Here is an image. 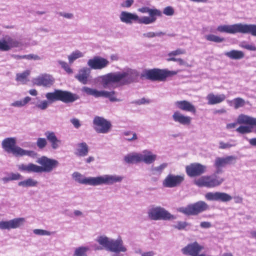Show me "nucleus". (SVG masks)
Listing matches in <instances>:
<instances>
[{
	"label": "nucleus",
	"mask_w": 256,
	"mask_h": 256,
	"mask_svg": "<svg viewBox=\"0 0 256 256\" xmlns=\"http://www.w3.org/2000/svg\"><path fill=\"white\" fill-rule=\"evenodd\" d=\"M138 72L132 68L124 69L122 72H110L98 78L104 88L114 87L115 84L126 85L135 82L138 76Z\"/></svg>",
	"instance_id": "f257e3e1"
},
{
	"label": "nucleus",
	"mask_w": 256,
	"mask_h": 256,
	"mask_svg": "<svg viewBox=\"0 0 256 256\" xmlns=\"http://www.w3.org/2000/svg\"><path fill=\"white\" fill-rule=\"evenodd\" d=\"M72 178L77 182L86 185L98 186L112 185L121 182L124 178L122 176L118 174H104L96 177H86L78 172H74Z\"/></svg>",
	"instance_id": "f03ea898"
},
{
	"label": "nucleus",
	"mask_w": 256,
	"mask_h": 256,
	"mask_svg": "<svg viewBox=\"0 0 256 256\" xmlns=\"http://www.w3.org/2000/svg\"><path fill=\"white\" fill-rule=\"evenodd\" d=\"M36 162L40 166L32 163H29L27 164H22L18 166V170L21 172L28 173L50 172L59 164L57 160L48 158L46 156H42L38 158Z\"/></svg>",
	"instance_id": "7ed1b4c3"
},
{
	"label": "nucleus",
	"mask_w": 256,
	"mask_h": 256,
	"mask_svg": "<svg viewBox=\"0 0 256 256\" xmlns=\"http://www.w3.org/2000/svg\"><path fill=\"white\" fill-rule=\"evenodd\" d=\"M46 100H42L38 102L36 104V106L40 110H46L49 104L55 101L60 100L65 103L72 102L78 98L76 94H74L68 91L56 90L54 92H48L46 94Z\"/></svg>",
	"instance_id": "20e7f679"
},
{
	"label": "nucleus",
	"mask_w": 256,
	"mask_h": 256,
	"mask_svg": "<svg viewBox=\"0 0 256 256\" xmlns=\"http://www.w3.org/2000/svg\"><path fill=\"white\" fill-rule=\"evenodd\" d=\"M96 241L106 250L114 252L112 256H124L121 252H126L127 248L121 238H111L106 236H98Z\"/></svg>",
	"instance_id": "39448f33"
},
{
	"label": "nucleus",
	"mask_w": 256,
	"mask_h": 256,
	"mask_svg": "<svg viewBox=\"0 0 256 256\" xmlns=\"http://www.w3.org/2000/svg\"><path fill=\"white\" fill-rule=\"evenodd\" d=\"M2 146L5 152L12 153L16 156H28L34 158L37 155L33 150H26L16 146V138L14 137L7 138L3 140Z\"/></svg>",
	"instance_id": "423d86ee"
},
{
	"label": "nucleus",
	"mask_w": 256,
	"mask_h": 256,
	"mask_svg": "<svg viewBox=\"0 0 256 256\" xmlns=\"http://www.w3.org/2000/svg\"><path fill=\"white\" fill-rule=\"evenodd\" d=\"M216 30L220 32L231 34L238 32L250 34L252 36H256V24L238 23L232 25H220L218 26Z\"/></svg>",
	"instance_id": "0eeeda50"
},
{
	"label": "nucleus",
	"mask_w": 256,
	"mask_h": 256,
	"mask_svg": "<svg viewBox=\"0 0 256 256\" xmlns=\"http://www.w3.org/2000/svg\"><path fill=\"white\" fill-rule=\"evenodd\" d=\"M148 218L152 220H170L176 218V216L172 214L164 208L160 206H151L147 212Z\"/></svg>",
	"instance_id": "6e6552de"
},
{
	"label": "nucleus",
	"mask_w": 256,
	"mask_h": 256,
	"mask_svg": "<svg viewBox=\"0 0 256 256\" xmlns=\"http://www.w3.org/2000/svg\"><path fill=\"white\" fill-rule=\"evenodd\" d=\"M216 172L210 176H204L195 180L194 184L198 187L214 188L220 185L224 179L216 175Z\"/></svg>",
	"instance_id": "1a4fd4ad"
},
{
	"label": "nucleus",
	"mask_w": 256,
	"mask_h": 256,
	"mask_svg": "<svg viewBox=\"0 0 256 256\" xmlns=\"http://www.w3.org/2000/svg\"><path fill=\"white\" fill-rule=\"evenodd\" d=\"M240 124H246L248 126H241L236 128V130L242 134L254 132L256 134V118L241 114L237 120Z\"/></svg>",
	"instance_id": "9d476101"
},
{
	"label": "nucleus",
	"mask_w": 256,
	"mask_h": 256,
	"mask_svg": "<svg viewBox=\"0 0 256 256\" xmlns=\"http://www.w3.org/2000/svg\"><path fill=\"white\" fill-rule=\"evenodd\" d=\"M176 71H170L166 69L154 68L147 70L144 72V76L152 80L164 81L166 78L176 74Z\"/></svg>",
	"instance_id": "9b49d317"
},
{
	"label": "nucleus",
	"mask_w": 256,
	"mask_h": 256,
	"mask_svg": "<svg viewBox=\"0 0 256 256\" xmlns=\"http://www.w3.org/2000/svg\"><path fill=\"white\" fill-rule=\"evenodd\" d=\"M81 91L88 96H92L96 98H108L110 102H119L120 100L116 98V92L114 90L106 91L104 90H98L96 88H90L88 86H84Z\"/></svg>",
	"instance_id": "f8f14e48"
},
{
	"label": "nucleus",
	"mask_w": 256,
	"mask_h": 256,
	"mask_svg": "<svg viewBox=\"0 0 256 256\" xmlns=\"http://www.w3.org/2000/svg\"><path fill=\"white\" fill-rule=\"evenodd\" d=\"M209 208L208 205L204 201H199L186 207H182L178 211L186 215H196L204 212Z\"/></svg>",
	"instance_id": "ddd939ff"
},
{
	"label": "nucleus",
	"mask_w": 256,
	"mask_h": 256,
	"mask_svg": "<svg viewBox=\"0 0 256 256\" xmlns=\"http://www.w3.org/2000/svg\"><path fill=\"white\" fill-rule=\"evenodd\" d=\"M93 128L96 132L100 134H107L111 128L110 122L104 118L96 116L93 120Z\"/></svg>",
	"instance_id": "4468645a"
},
{
	"label": "nucleus",
	"mask_w": 256,
	"mask_h": 256,
	"mask_svg": "<svg viewBox=\"0 0 256 256\" xmlns=\"http://www.w3.org/2000/svg\"><path fill=\"white\" fill-rule=\"evenodd\" d=\"M184 180V175H176L169 174L162 181V186L164 188H173L180 186Z\"/></svg>",
	"instance_id": "2eb2a0df"
},
{
	"label": "nucleus",
	"mask_w": 256,
	"mask_h": 256,
	"mask_svg": "<svg viewBox=\"0 0 256 256\" xmlns=\"http://www.w3.org/2000/svg\"><path fill=\"white\" fill-rule=\"evenodd\" d=\"M26 222L24 218H14L9 220L0 221V230L16 229L22 226Z\"/></svg>",
	"instance_id": "dca6fc26"
},
{
	"label": "nucleus",
	"mask_w": 256,
	"mask_h": 256,
	"mask_svg": "<svg viewBox=\"0 0 256 256\" xmlns=\"http://www.w3.org/2000/svg\"><path fill=\"white\" fill-rule=\"evenodd\" d=\"M206 171V166L200 163H192L186 167V173L190 177L200 176Z\"/></svg>",
	"instance_id": "f3484780"
},
{
	"label": "nucleus",
	"mask_w": 256,
	"mask_h": 256,
	"mask_svg": "<svg viewBox=\"0 0 256 256\" xmlns=\"http://www.w3.org/2000/svg\"><path fill=\"white\" fill-rule=\"evenodd\" d=\"M237 158L234 156H228L226 157H216L214 160V166L217 168L216 174L222 172L220 168L226 165L234 164L236 162Z\"/></svg>",
	"instance_id": "a211bd4d"
},
{
	"label": "nucleus",
	"mask_w": 256,
	"mask_h": 256,
	"mask_svg": "<svg viewBox=\"0 0 256 256\" xmlns=\"http://www.w3.org/2000/svg\"><path fill=\"white\" fill-rule=\"evenodd\" d=\"M55 81L54 78L49 74H42L32 80L34 84L50 88L53 85Z\"/></svg>",
	"instance_id": "6ab92c4d"
},
{
	"label": "nucleus",
	"mask_w": 256,
	"mask_h": 256,
	"mask_svg": "<svg viewBox=\"0 0 256 256\" xmlns=\"http://www.w3.org/2000/svg\"><path fill=\"white\" fill-rule=\"evenodd\" d=\"M204 248L197 242L190 243L181 249V252L185 256H195L200 254Z\"/></svg>",
	"instance_id": "aec40b11"
},
{
	"label": "nucleus",
	"mask_w": 256,
	"mask_h": 256,
	"mask_svg": "<svg viewBox=\"0 0 256 256\" xmlns=\"http://www.w3.org/2000/svg\"><path fill=\"white\" fill-rule=\"evenodd\" d=\"M109 64L108 60L98 56L88 60L87 62L88 66L92 70H102L107 67Z\"/></svg>",
	"instance_id": "412c9836"
},
{
	"label": "nucleus",
	"mask_w": 256,
	"mask_h": 256,
	"mask_svg": "<svg viewBox=\"0 0 256 256\" xmlns=\"http://www.w3.org/2000/svg\"><path fill=\"white\" fill-rule=\"evenodd\" d=\"M172 118L174 122L182 126H187L191 124L192 118L182 114L178 110L174 111L172 116Z\"/></svg>",
	"instance_id": "4be33fe9"
},
{
	"label": "nucleus",
	"mask_w": 256,
	"mask_h": 256,
	"mask_svg": "<svg viewBox=\"0 0 256 256\" xmlns=\"http://www.w3.org/2000/svg\"><path fill=\"white\" fill-rule=\"evenodd\" d=\"M174 106L182 110L196 114V110L195 106L190 102L186 100H178L174 102Z\"/></svg>",
	"instance_id": "5701e85b"
},
{
	"label": "nucleus",
	"mask_w": 256,
	"mask_h": 256,
	"mask_svg": "<svg viewBox=\"0 0 256 256\" xmlns=\"http://www.w3.org/2000/svg\"><path fill=\"white\" fill-rule=\"evenodd\" d=\"M120 20L127 24H132L133 22H137L138 15L134 13L122 11L120 14Z\"/></svg>",
	"instance_id": "b1692460"
},
{
	"label": "nucleus",
	"mask_w": 256,
	"mask_h": 256,
	"mask_svg": "<svg viewBox=\"0 0 256 256\" xmlns=\"http://www.w3.org/2000/svg\"><path fill=\"white\" fill-rule=\"evenodd\" d=\"M140 154V162L146 164H153L157 158V156L148 150H144Z\"/></svg>",
	"instance_id": "393cba45"
},
{
	"label": "nucleus",
	"mask_w": 256,
	"mask_h": 256,
	"mask_svg": "<svg viewBox=\"0 0 256 256\" xmlns=\"http://www.w3.org/2000/svg\"><path fill=\"white\" fill-rule=\"evenodd\" d=\"M90 73V68L86 67H83L78 70V74L74 76V78L79 82L86 84L88 82Z\"/></svg>",
	"instance_id": "a878e982"
},
{
	"label": "nucleus",
	"mask_w": 256,
	"mask_h": 256,
	"mask_svg": "<svg viewBox=\"0 0 256 256\" xmlns=\"http://www.w3.org/2000/svg\"><path fill=\"white\" fill-rule=\"evenodd\" d=\"M45 136L50 143L52 149L56 150L62 144V141L58 139L54 132L47 131L45 132Z\"/></svg>",
	"instance_id": "bb28decb"
},
{
	"label": "nucleus",
	"mask_w": 256,
	"mask_h": 256,
	"mask_svg": "<svg viewBox=\"0 0 256 256\" xmlns=\"http://www.w3.org/2000/svg\"><path fill=\"white\" fill-rule=\"evenodd\" d=\"M226 98L224 94H214L213 93H210L206 97L208 100V104L210 105H214L220 104L224 102Z\"/></svg>",
	"instance_id": "cd10ccee"
},
{
	"label": "nucleus",
	"mask_w": 256,
	"mask_h": 256,
	"mask_svg": "<svg viewBox=\"0 0 256 256\" xmlns=\"http://www.w3.org/2000/svg\"><path fill=\"white\" fill-rule=\"evenodd\" d=\"M168 166V164L166 162L162 163L158 166H152L148 168L150 176H160Z\"/></svg>",
	"instance_id": "c85d7f7f"
},
{
	"label": "nucleus",
	"mask_w": 256,
	"mask_h": 256,
	"mask_svg": "<svg viewBox=\"0 0 256 256\" xmlns=\"http://www.w3.org/2000/svg\"><path fill=\"white\" fill-rule=\"evenodd\" d=\"M89 151L88 146L85 142L77 144L74 154L78 156H85L88 155Z\"/></svg>",
	"instance_id": "c756f323"
},
{
	"label": "nucleus",
	"mask_w": 256,
	"mask_h": 256,
	"mask_svg": "<svg viewBox=\"0 0 256 256\" xmlns=\"http://www.w3.org/2000/svg\"><path fill=\"white\" fill-rule=\"evenodd\" d=\"M124 160L127 164L141 162L140 153L132 152L124 156Z\"/></svg>",
	"instance_id": "7c9ffc66"
},
{
	"label": "nucleus",
	"mask_w": 256,
	"mask_h": 256,
	"mask_svg": "<svg viewBox=\"0 0 256 256\" xmlns=\"http://www.w3.org/2000/svg\"><path fill=\"white\" fill-rule=\"evenodd\" d=\"M138 11L142 14H148L150 16L158 15V16H162V12L156 8L152 9L148 6H143L138 9Z\"/></svg>",
	"instance_id": "2f4dec72"
},
{
	"label": "nucleus",
	"mask_w": 256,
	"mask_h": 256,
	"mask_svg": "<svg viewBox=\"0 0 256 256\" xmlns=\"http://www.w3.org/2000/svg\"><path fill=\"white\" fill-rule=\"evenodd\" d=\"M224 55L232 60H240L244 56L242 51L234 50L224 52Z\"/></svg>",
	"instance_id": "473e14b6"
},
{
	"label": "nucleus",
	"mask_w": 256,
	"mask_h": 256,
	"mask_svg": "<svg viewBox=\"0 0 256 256\" xmlns=\"http://www.w3.org/2000/svg\"><path fill=\"white\" fill-rule=\"evenodd\" d=\"M158 15H152V16H143L139 17L137 19V22L140 24H149L154 22L156 20Z\"/></svg>",
	"instance_id": "72a5a7b5"
},
{
	"label": "nucleus",
	"mask_w": 256,
	"mask_h": 256,
	"mask_svg": "<svg viewBox=\"0 0 256 256\" xmlns=\"http://www.w3.org/2000/svg\"><path fill=\"white\" fill-rule=\"evenodd\" d=\"M22 178V176L19 173L10 172L6 176L2 178L4 184H6L10 181L17 180Z\"/></svg>",
	"instance_id": "f704fd0d"
},
{
	"label": "nucleus",
	"mask_w": 256,
	"mask_h": 256,
	"mask_svg": "<svg viewBox=\"0 0 256 256\" xmlns=\"http://www.w3.org/2000/svg\"><path fill=\"white\" fill-rule=\"evenodd\" d=\"M230 106H233L235 109L242 107L245 104V100L240 98H235L232 100H227Z\"/></svg>",
	"instance_id": "c9c22d12"
},
{
	"label": "nucleus",
	"mask_w": 256,
	"mask_h": 256,
	"mask_svg": "<svg viewBox=\"0 0 256 256\" xmlns=\"http://www.w3.org/2000/svg\"><path fill=\"white\" fill-rule=\"evenodd\" d=\"M90 250L88 246H80L74 248L72 256H88V252Z\"/></svg>",
	"instance_id": "e433bc0d"
},
{
	"label": "nucleus",
	"mask_w": 256,
	"mask_h": 256,
	"mask_svg": "<svg viewBox=\"0 0 256 256\" xmlns=\"http://www.w3.org/2000/svg\"><path fill=\"white\" fill-rule=\"evenodd\" d=\"M84 56V53L78 50H76L68 56V64H72L76 60L82 58Z\"/></svg>",
	"instance_id": "4c0bfd02"
},
{
	"label": "nucleus",
	"mask_w": 256,
	"mask_h": 256,
	"mask_svg": "<svg viewBox=\"0 0 256 256\" xmlns=\"http://www.w3.org/2000/svg\"><path fill=\"white\" fill-rule=\"evenodd\" d=\"M30 73V70H26L22 73L17 74L16 75V80L20 82L22 84H26L28 81V76Z\"/></svg>",
	"instance_id": "58836bf2"
},
{
	"label": "nucleus",
	"mask_w": 256,
	"mask_h": 256,
	"mask_svg": "<svg viewBox=\"0 0 256 256\" xmlns=\"http://www.w3.org/2000/svg\"><path fill=\"white\" fill-rule=\"evenodd\" d=\"M38 184V182L32 178H28L18 182V186L24 188L36 186Z\"/></svg>",
	"instance_id": "ea45409f"
},
{
	"label": "nucleus",
	"mask_w": 256,
	"mask_h": 256,
	"mask_svg": "<svg viewBox=\"0 0 256 256\" xmlns=\"http://www.w3.org/2000/svg\"><path fill=\"white\" fill-rule=\"evenodd\" d=\"M236 145V140H230L227 142L220 141L219 142L218 148L221 150L228 149L232 147L235 146Z\"/></svg>",
	"instance_id": "a19ab883"
},
{
	"label": "nucleus",
	"mask_w": 256,
	"mask_h": 256,
	"mask_svg": "<svg viewBox=\"0 0 256 256\" xmlns=\"http://www.w3.org/2000/svg\"><path fill=\"white\" fill-rule=\"evenodd\" d=\"M232 199V197L228 194L223 192H217V201L222 202H228Z\"/></svg>",
	"instance_id": "79ce46f5"
},
{
	"label": "nucleus",
	"mask_w": 256,
	"mask_h": 256,
	"mask_svg": "<svg viewBox=\"0 0 256 256\" xmlns=\"http://www.w3.org/2000/svg\"><path fill=\"white\" fill-rule=\"evenodd\" d=\"M31 98L26 96L22 100H16L10 104L11 106L20 108L24 106L31 100Z\"/></svg>",
	"instance_id": "37998d69"
},
{
	"label": "nucleus",
	"mask_w": 256,
	"mask_h": 256,
	"mask_svg": "<svg viewBox=\"0 0 256 256\" xmlns=\"http://www.w3.org/2000/svg\"><path fill=\"white\" fill-rule=\"evenodd\" d=\"M6 41L8 44V46L10 47V50L12 48H18L22 46L20 42L9 36L6 38Z\"/></svg>",
	"instance_id": "c03bdc74"
},
{
	"label": "nucleus",
	"mask_w": 256,
	"mask_h": 256,
	"mask_svg": "<svg viewBox=\"0 0 256 256\" xmlns=\"http://www.w3.org/2000/svg\"><path fill=\"white\" fill-rule=\"evenodd\" d=\"M123 134L126 136L125 139L128 142H132L138 139L136 134L135 132L132 131L124 132Z\"/></svg>",
	"instance_id": "a18cd8bd"
},
{
	"label": "nucleus",
	"mask_w": 256,
	"mask_h": 256,
	"mask_svg": "<svg viewBox=\"0 0 256 256\" xmlns=\"http://www.w3.org/2000/svg\"><path fill=\"white\" fill-rule=\"evenodd\" d=\"M58 62L61 66L62 68H63L68 74H72L73 73L72 70L66 62L62 60H58Z\"/></svg>",
	"instance_id": "49530a36"
},
{
	"label": "nucleus",
	"mask_w": 256,
	"mask_h": 256,
	"mask_svg": "<svg viewBox=\"0 0 256 256\" xmlns=\"http://www.w3.org/2000/svg\"><path fill=\"white\" fill-rule=\"evenodd\" d=\"M189 226L190 224L186 222L178 221L172 225V227L178 230H185Z\"/></svg>",
	"instance_id": "de8ad7c7"
},
{
	"label": "nucleus",
	"mask_w": 256,
	"mask_h": 256,
	"mask_svg": "<svg viewBox=\"0 0 256 256\" xmlns=\"http://www.w3.org/2000/svg\"><path fill=\"white\" fill-rule=\"evenodd\" d=\"M206 39L208 41L216 42H221L224 40V38H220L214 34H208L206 36Z\"/></svg>",
	"instance_id": "09e8293b"
},
{
	"label": "nucleus",
	"mask_w": 256,
	"mask_h": 256,
	"mask_svg": "<svg viewBox=\"0 0 256 256\" xmlns=\"http://www.w3.org/2000/svg\"><path fill=\"white\" fill-rule=\"evenodd\" d=\"M186 53V51L183 48H177L176 50L170 52L168 54V58L174 57V56L184 54Z\"/></svg>",
	"instance_id": "8fccbe9b"
},
{
	"label": "nucleus",
	"mask_w": 256,
	"mask_h": 256,
	"mask_svg": "<svg viewBox=\"0 0 256 256\" xmlns=\"http://www.w3.org/2000/svg\"><path fill=\"white\" fill-rule=\"evenodd\" d=\"M164 34V33L162 32H150L146 33H144L142 34V36L144 38H152L156 36H160Z\"/></svg>",
	"instance_id": "3c124183"
},
{
	"label": "nucleus",
	"mask_w": 256,
	"mask_h": 256,
	"mask_svg": "<svg viewBox=\"0 0 256 256\" xmlns=\"http://www.w3.org/2000/svg\"><path fill=\"white\" fill-rule=\"evenodd\" d=\"M205 198L210 201H217V192H208L204 196Z\"/></svg>",
	"instance_id": "603ef678"
},
{
	"label": "nucleus",
	"mask_w": 256,
	"mask_h": 256,
	"mask_svg": "<svg viewBox=\"0 0 256 256\" xmlns=\"http://www.w3.org/2000/svg\"><path fill=\"white\" fill-rule=\"evenodd\" d=\"M33 232L35 234L38 236H50L54 233V232H50L42 229H34Z\"/></svg>",
	"instance_id": "864d4df0"
},
{
	"label": "nucleus",
	"mask_w": 256,
	"mask_h": 256,
	"mask_svg": "<svg viewBox=\"0 0 256 256\" xmlns=\"http://www.w3.org/2000/svg\"><path fill=\"white\" fill-rule=\"evenodd\" d=\"M162 13L166 16H172L174 14V10L172 6H167L164 8Z\"/></svg>",
	"instance_id": "5fc2aeb1"
},
{
	"label": "nucleus",
	"mask_w": 256,
	"mask_h": 256,
	"mask_svg": "<svg viewBox=\"0 0 256 256\" xmlns=\"http://www.w3.org/2000/svg\"><path fill=\"white\" fill-rule=\"evenodd\" d=\"M240 46L251 51H256V47L254 44H249L246 42H242L240 44Z\"/></svg>",
	"instance_id": "6e6d98bb"
},
{
	"label": "nucleus",
	"mask_w": 256,
	"mask_h": 256,
	"mask_svg": "<svg viewBox=\"0 0 256 256\" xmlns=\"http://www.w3.org/2000/svg\"><path fill=\"white\" fill-rule=\"evenodd\" d=\"M47 141L45 138H38L36 141V146L40 149H43L47 144Z\"/></svg>",
	"instance_id": "4d7b16f0"
},
{
	"label": "nucleus",
	"mask_w": 256,
	"mask_h": 256,
	"mask_svg": "<svg viewBox=\"0 0 256 256\" xmlns=\"http://www.w3.org/2000/svg\"><path fill=\"white\" fill-rule=\"evenodd\" d=\"M168 62H176L180 66H186L187 63L181 58H176L174 57L168 58L166 59Z\"/></svg>",
	"instance_id": "13d9d810"
},
{
	"label": "nucleus",
	"mask_w": 256,
	"mask_h": 256,
	"mask_svg": "<svg viewBox=\"0 0 256 256\" xmlns=\"http://www.w3.org/2000/svg\"><path fill=\"white\" fill-rule=\"evenodd\" d=\"M0 50H10V47L8 46V44L6 42V40H0Z\"/></svg>",
	"instance_id": "bf43d9fd"
},
{
	"label": "nucleus",
	"mask_w": 256,
	"mask_h": 256,
	"mask_svg": "<svg viewBox=\"0 0 256 256\" xmlns=\"http://www.w3.org/2000/svg\"><path fill=\"white\" fill-rule=\"evenodd\" d=\"M59 16L68 20H72L74 16L73 13L60 12H58Z\"/></svg>",
	"instance_id": "052dcab7"
},
{
	"label": "nucleus",
	"mask_w": 256,
	"mask_h": 256,
	"mask_svg": "<svg viewBox=\"0 0 256 256\" xmlns=\"http://www.w3.org/2000/svg\"><path fill=\"white\" fill-rule=\"evenodd\" d=\"M22 57L24 58L27 59V60H41V58L38 56V55L34 54H30L27 55H23Z\"/></svg>",
	"instance_id": "680f3d73"
},
{
	"label": "nucleus",
	"mask_w": 256,
	"mask_h": 256,
	"mask_svg": "<svg viewBox=\"0 0 256 256\" xmlns=\"http://www.w3.org/2000/svg\"><path fill=\"white\" fill-rule=\"evenodd\" d=\"M150 102V100L146 99L145 98H142L141 99L137 100L133 102V103L138 104V105H141V104H148Z\"/></svg>",
	"instance_id": "e2e57ef3"
},
{
	"label": "nucleus",
	"mask_w": 256,
	"mask_h": 256,
	"mask_svg": "<svg viewBox=\"0 0 256 256\" xmlns=\"http://www.w3.org/2000/svg\"><path fill=\"white\" fill-rule=\"evenodd\" d=\"M134 3V0H126L124 2L121 4V6L122 8H130Z\"/></svg>",
	"instance_id": "0e129e2a"
},
{
	"label": "nucleus",
	"mask_w": 256,
	"mask_h": 256,
	"mask_svg": "<svg viewBox=\"0 0 256 256\" xmlns=\"http://www.w3.org/2000/svg\"><path fill=\"white\" fill-rule=\"evenodd\" d=\"M70 122L76 128H79L81 126L80 122L78 118H72L70 120Z\"/></svg>",
	"instance_id": "69168bd1"
},
{
	"label": "nucleus",
	"mask_w": 256,
	"mask_h": 256,
	"mask_svg": "<svg viewBox=\"0 0 256 256\" xmlns=\"http://www.w3.org/2000/svg\"><path fill=\"white\" fill-rule=\"evenodd\" d=\"M141 256H155L156 252L152 250L142 252H140Z\"/></svg>",
	"instance_id": "338daca9"
},
{
	"label": "nucleus",
	"mask_w": 256,
	"mask_h": 256,
	"mask_svg": "<svg viewBox=\"0 0 256 256\" xmlns=\"http://www.w3.org/2000/svg\"><path fill=\"white\" fill-rule=\"evenodd\" d=\"M200 226L202 228H208L212 226V224L210 222H202L200 223Z\"/></svg>",
	"instance_id": "774afa93"
}]
</instances>
